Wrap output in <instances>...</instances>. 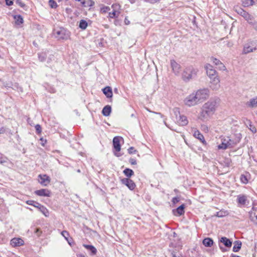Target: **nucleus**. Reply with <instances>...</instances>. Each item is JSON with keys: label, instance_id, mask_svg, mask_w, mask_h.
Returning <instances> with one entry per match:
<instances>
[{"label": "nucleus", "instance_id": "obj_1", "mask_svg": "<svg viewBox=\"0 0 257 257\" xmlns=\"http://www.w3.org/2000/svg\"><path fill=\"white\" fill-rule=\"evenodd\" d=\"M219 102L218 98H212L205 102L201 108L199 119L203 121L209 120L215 113Z\"/></svg>", "mask_w": 257, "mask_h": 257}, {"label": "nucleus", "instance_id": "obj_2", "mask_svg": "<svg viewBox=\"0 0 257 257\" xmlns=\"http://www.w3.org/2000/svg\"><path fill=\"white\" fill-rule=\"evenodd\" d=\"M241 135L236 134L234 137L230 138L228 136H221L220 137L221 143L218 145L217 148L219 150H226L234 148L241 140Z\"/></svg>", "mask_w": 257, "mask_h": 257}, {"label": "nucleus", "instance_id": "obj_3", "mask_svg": "<svg viewBox=\"0 0 257 257\" xmlns=\"http://www.w3.org/2000/svg\"><path fill=\"white\" fill-rule=\"evenodd\" d=\"M198 70L192 66L186 67L182 74L183 80L186 82L190 81L197 75Z\"/></svg>", "mask_w": 257, "mask_h": 257}, {"label": "nucleus", "instance_id": "obj_4", "mask_svg": "<svg viewBox=\"0 0 257 257\" xmlns=\"http://www.w3.org/2000/svg\"><path fill=\"white\" fill-rule=\"evenodd\" d=\"M199 103L208 99L209 97V90L207 88L200 89L194 92Z\"/></svg>", "mask_w": 257, "mask_h": 257}, {"label": "nucleus", "instance_id": "obj_5", "mask_svg": "<svg viewBox=\"0 0 257 257\" xmlns=\"http://www.w3.org/2000/svg\"><path fill=\"white\" fill-rule=\"evenodd\" d=\"M183 102L188 107L194 106L199 104L197 97H196L194 92L186 96L184 99Z\"/></svg>", "mask_w": 257, "mask_h": 257}, {"label": "nucleus", "instance_id": "obj_6", "mask_svg": "<svg viewBox=\"0 0 257 257\" xmlns=\"http://www.w3.org/2000/svg\"><path fill=\"white\" fill-rule=\"evenodd\" d=\"M210 87L212 90H218L220 87V79L218 76L210 78Z\"/></svg>", "mask_w": 257, "mask_h": 257}, {"label": "nucleus", "instance_id": "obj_7", "mask_svg": "<svg viewBox=\"0 0 257 257\" xmlns=\"http://www.w3.org/2000/svg\"><path fill=\"white\" fill-rule=\"evenodd\" d=\"M204 68L206 70V74L209 78L218 76L216 71L210 64H206Z\"/></svg>", "mask_w": 257, "mask_h": 257}, {"label": "nucleus", "instance_id": "obj_8", "mask_svg": "<svg viewBox=\"0 0 257 257\" xmlns=\"http://www.w3.org/2000/svg\"><path fill=\"white\" fill-rule=\"evenodd\" d=\"M38 181L43 186H47L50 183V178L46 174H40L38 176Z\"/></svg>", "mask_w": 257, "mask_h": 257}, {"label": "nucleus", "instance_id": "obj_9", "mask_svg": "<svg viewBox=\"0 0 257 257\" xmlns=\"http://www.w3.org/2000/svg\"><path fill=\"white\" fill-rule=\"evenodd\" d=\"M111 7L113 9V12L109 13V17L111 19L117 18L120 14L119 10L120 6L117 4H113Z\"/></svg>", "mask_w": 257, "mask_h": 257}, {"label": "nucleus", "instance_id": "obj_10", "mask_svg": "<svg viewBox=\"0 0 257 257\" xmlns=\"http://www.w3.org/2000/svg\"><path fill=\"white\" fill-rule=\"evenodd\" d=\"M122 184L126 186L131 190H133L136 187L134 182L129 178H123L121 180Z\"/></svg>", "mask_w": 257, "mask_h": 257}, {"label": "nucleus", "instance_id": "obj_11", "mask_svg": "<svg viewBox=\"0 0 257 257\" xmlns=\"http://www.w3.org/2000/svg\"><path fill=\"white\" fill-rule=\"evenodd\" d=\"M237 13L242 16L249 23H252V17L246 12L241 8L236 10Z\"/></svg>", "mask_w": 257, "mask_h": 257}, {"label": "nucleus", "instance_id": "obj_12", "mask_svg": "<svg viewBox=\"0 0 257 257\" xmlns=\"http://www.w3.org/2000/svg\"><path fill=\"white\" fill-rule=\"evenodd\" d=\"M171 68L174 73L178 75L179 74L181 70V66L179 64L177 63L175 60H171L170 61Z\"/></svg>", "mask_w": 257, "mask_h": 257}, {"label": "nucleus", "instance_id": "obj_13", "mask_svg": "<svg viewBox=\"0 0 257 257\" xmlns=\"http://www.w3.org/2000/svg\"><path fill=\"white\" fill-rule=\"evenodd\" d=\"M176 117L177 122L179 125L185 126L188 124V121L186 116L184 115H180L179 114V117L178 118L177 115H176Z\"/></svg>", "mask_w": 257, "mask_h": 257}, {"label": "nucleus", "instance_id": "obj_14", "mask_svg": "<svg viewBox=\"0 0 257 257\" xmlns=\"http://www.w3.org/2000/svg\"><path fill=\"white\" fill-rule=\"evenodd\" d=\"M10 244L13 247H15L24 245V241L20 238H14L11 240Z\"/></svg>", "mask_w": 257, "mask_h": 257}, {"label": "nucleus", "instance_id": "obj_15", "mask_svg": "<svg viewBox=\"0 0 257 257\" xmlns=\"http://www.w3.org/2000/svg\"><path fill=\"white\" fill-rule=\"evenodd\" d=\"M35 193L40 196L49 197L50 196V191L46 189H42L35 191Z\"/></svg>", "mask_w": 257, "mask_h": 257}, {"label": "nucleus", "instance_id": "obj_16", "mask_svg": "<svg viewBox=\"0 0 257 257\" xmlns=\"http://www.w3.org/2000/svg\"><path fill=\"white\" fill-rule=\"evenodd\" d=\"M121 138L115 137L113 139V148L116 152H119L120 150V139Z\"/></svg>", "mask_w": 257, "mask_h": 257}, {"label": "nucleus", "instance_id": "obj_17", "mask_svg": "<svg viewBox=\"0 0 257 257\" xmlns=\"http://www.w3.org/2000/svg\"><path fill=\"white\" fill-rule=\"evenodd\" d=\"M211 61L216 66H218V68L219 69L222 70H224L225 69V66L223 64V63L218 59L211 57Z\"/></svg>", "mask_w": 257, "mask_h": 257}, {"label": "nucleus", "instance_id": "obj_18", "mask_svg": "<svg viewBox=\"0 0 257 257\" xmlns=\"http://www.w3.org/2000/svg\"><path fill=\"white\" fill-rule=\"evenodd\" d=\"M193 136L200 140L203 144L206 143L203 135H202L198 130L195 129L193 131Z\"/></svg>", "mask_w": 257, "mask_h": 257}, {"label": "nucleus", "instance_id": "obj_19", "mask_svg": "<svg viewBox=\"0 0 257 257\" xmlns=\"http://www.w3.org/2000/svg\"><path fill=\"white\" fill-rule=\"evenodd\" d=\"M246 105L250 108L257 107V96L250 99L246 102Z\"/></svg>", "mask_w": 257, "mask_h": 257}, {"label": "nucleus", "instance_id": "obj_20", "mask_svg": "<svg viewBox=\"0 0 257 257\" xmlns=\"http://www.w3.org/2000/svg\"><path fill=\"white\" fill-rule=\"evenodd\" d=\"M55 35L59 39H64L65 38V30L64 29L55 30Z\"/></svg>", "mask_w": 257, "mask_h": 257}, {"label": "nucleus", "instance_id": "obj_21", "mask_svg": "<svg viewBox=\"0 0 257 257\" xmlns=\"http://www.w3.org/2000/svg\"><path fill=\"white\" fill-rule=\"evenodd\" d=\"M220 241L221 242L223 243L226 247H230L231 246L232 242L226 237H222Z\"/></svg>", "mask_w": 257, "mask_h": 257}, {"label": "nucleus", "instance_id": "obj_22", "mask_svg": "<svg viewBox=\"0 0 257 257\" xmlns=\"http://www.w3.org/2000/svg\"><path fill=\"white\" fill-rule=\"evenodd\" d=\"M103 92L108 98H111L112 96V92L111 88L109 86H106L103 89Z\"/></svg>", "mask_w": 257, "mask_h": 257}, {"label": "nucleus", "instance_id": "obj_23", "mask_svg": "<svg viewBox=\"0 0 257 257\" xmlns=\"http://www.w3.org/2000/svg\"><path fill=\"white\" fill-rule=\"evenodd\" d=\"M247 200V197L244 195L237 196V203L240 205H244Z\"/></svg>", "mask_w": 257, "mask_h": 257}, {"label": "nucleus", "instance_id": "obj_24", "mask_svg": "<svg viewBox=\"0 0 257 257\" xmlns=\"http://www.w3.org/2000/svg\"><path fill=\"white\" fill-rule=\"evenodd\" d=\"M111 111V106L109 105H106L104 106L102 110V113L104 116H107L110 115Z\"/></svg>", "mask_w": 257, "mask_h": 257}, {"label": "nucleus", "instance_id": "obj_25", "mask_svg": "<svg viewBox=\"0 0 257 257\" xmlns=\"http://www.w3.org/2000/svg\"><path fill=\"white\" fill-rule=\"evenodd\" d=\"M83 246L87 250L90 251L92 255H95L96 253L97 250L94 246L92 245H87L85 244H84Z\"/></svg>", "mask_w": 257, "mask_h": 257}, {"label": "nucleus", "instance_id": "obj_26", "mask_svg": "<svg viewBox=\"0 0 257 257\" xmlns=\"http://www.w3.org/2000/svg\"><path fill=\"white\" fill-rule=\"evenodd\" d=\"M203 244L206 247H211L213 244V241L210 238H205L203 240Z\"/></svg>", "mask_w": 257, "mask_h": 257}, {"label": "nucleus", "instance_id": "obj_27", "mask_svg": "<svg viewBox=\"0 0 257 257\" xmlns=\"http://www.w3.org/2000/svg\"><path fill=\"white\" fill-rule=\"evenodd\" d=\"M241 246V242L239 240H236L234 242V245L233 247V251L234 252H237L240 249Z\"/></svg>", "mask_w": 257, "mask_h": 257}, {"label": "nucleus", "instance_id": "obj_28", "mask_svg": "<svg viewBox=\"0 0 257 257\" xmlns=\"http://www.w3.org/2000/svg\"><path fill=\"white\" fill-rule=\"evenodd\" d=\"M256 49L255 47H251L247 45H245L243 48V52L245 54H247L250 52H253Z\"/></svg>", "mask_w": 257, "mask_h": 257}, {"label": "nucleus", "instance_id": "obj_29", "mask_svg": "<svg viewBox=\"0 0 257 257\" xmlns=\"http://www.w3.org/2000/svg\"><path fill=\"white\" fill-rule=\"evenodd\" d=\"M246 123H245V124L248 127V128L253 133H256V130L254 126H253L251 124V122L249 120H248L247 119H246Z\"/></svg>", "mask_w": 257, "mask_h": 257}, {"label": "nucleus", "instance_id": "obj_30", "mask_svg": "<svg viewBox=\"0 0 257 257\" xmlns=\"http://www.w3.org/2000/svg\"><path fill=\"white\" fill-rule=\"evenodd\" d=\"M88 26L87 22L84 20H81L79 22V27L82 30H85Z\"/></svg>", "mask_w": 257, "mask_h": 257}, {"label": "nucleus", "instance_id": "obj_31", "mask_svg": "<svg viewBox=\"0 0 257 257\" xmlns=\"http://www.w3.org/2000/svg\"><path fill=\"white\" fill-rule=\"evenodd\" d=\"M123 173L127 177H131L134 174V171L132 169L128 168L124 169Z\"/></svg>", "mask_w": 257, "mask_h": 257}, {"label": "nucleus", "instance_id": "obj_32", "mask_svg": "<svg viewBox=\"0 0 257 257\" xmlns=\"http://www.w3.org/2000/svg\"><path fill=\"white\" fill-rule=\"evenodd\" d=\"M14 18L15 20L16 23L17 25H20L23 23V19L21 15H15L14 17Z\"/></svg>", "mask_w": 257, "mask_h": 257}, {"label": "nucleus", "instance_id": "obj_33", "mask_svg": "<svg viewBox=\"0 0 257 257\" xmlns=\"http://www.w3.org/2000/svg\"><path fill=\"white\" fill-rule=\"evenodd\" d=\"M185 205L184 204L181 205L178 207L176 209V212L178 215H181L184 213Z\"/></svg>", "mask_w": 257, "mask_h": 257}, {"label": "nucleus", "instance_id": "obj_34", "mask_svg": "<svg viewBox=\"0 0 257 257\" xmlns=\"http://www.w3.org/2000/svg\"><path fill=\"white\" fill-rule=\"evenodd\" d=\"M40 211L45 216H48L49 215V211L48 209L44 207L43 205L41 206L40 209H39Z\"/></svg>", "mask_w": 257, "mask_h": 257}, {"label": "nucleus", "instance_id": "obj_35", "mask_svg": "<svg viewBox=\"0 0 257 257\" xmlns=\"http://www.w3.org/2000/svg\"><path fill=\"white\" fill-rule=\"evenodd\" d=\"M250 218L252 221L257 225V214L251 213L250 214Z\"/></svg>", "mask_w": 257, "mask_h": 257}, {"label": "nucleus", "instance_id": "obj_36", "mask_svg": "<svg viewBox=\"0 0 257 257\" xmlns=\"http://www.w3.org/2000/svg\"><path fill=\"white\" fill-rule=\"evenodd\" d=\"M39 59L41 62H43L46 60L47 54L45 52H42L39 54Z\"/></svg>", "mask_w": 257, "mask_h": 257}, {"label": "nucleus", "instance_id": "obj_37", "mask_svg": "<svg viewBox=\"0 0 257 257\" xmlns=\"http://www.w3.org/2000/svg\"><path fill=\"white\" fill-rule=\"evenodd\" d=\"M227 214H228V213L227 211L221 210L216 213V216L217 217H222L225 216Z\"/></svg>", "mask_w": 257, "mask_h": 257}, {"label": "nucleus", "instance_id": "obj_38", "mask_svg": "<svg viewBox=\"0 0 257 257\" xmlns=\"http://www.w3.org/2000/svg\"><path fill=\"white\" fill-rule=\"evenodd\" d=\"M110 10V8L108 6H103L100 8V12L101 13H106Z\"/></svg>", "mask_w": 257, "mask_h": 257}, {"label": "nucleus", "instance_id": "obj_39", "mask_svg": "<svg viewBox=\"0 0 257 257\" xmlns=\"http://www.w3.org/2000/svg\"><path fill=\"white\" fill-rule=\"evenodd\" d=\"M49 4L52 8H56L57 7V4L54 0H49Z\"/></svg>", "mask_w": 257, "mask_h": 257}, {"label": "nucleus", "instance_id": "obj_40", "mask_svg": "<svg viewBox=\"0 0 257 257\" xmlns=\"http://www.w3.org/2000/svg\"><path fill=\"white\" fill-rule=\"evenodd\" d=\"M61 235L65 238V239L68 241V236L69 234L68 231L66 230H63L61 232Z\"/></svg>", "mask_w": 257, "mask_h": 257}, {"label": "nucleus", "instance_id": "obj_41", "mask_svg": "<svg viewBox=\"0 0 257 257\" xmlns=\"http://www.w3.org/2000/svg\"><path fill=\"white\" fill-rule=\"evenodd\" d=\"M240 179L241 182L242 183L245 184L247 183L248 180L247 179V177L245 175H241Z\"/></svg>", "mask_w": 257, "mask_h": 257}, {"label": "nucleus", "instance_id": "obj_42", "mask_svg": "<svg viewBox=\"0 0 257 257\" xmlns=\"http://www.w3.org/2000/svg\"><path fill=\"white\" fill-rule=\"evenodd\" d=\"M35 129L38 134H41L42 132L41 126L39 124H36L35 125Z\"/></svg>", "mask_w": 257, "mask_h": 257}, {"label": "nucleus", "instance_id": "obj_43", "mask_svg": "<svg viewBox=\"0 0 257 257\" xmlns=\"http://www.w3.org/2000/svg\"><path fill=\"white\" fill-rule=\"evenodd\" d=\"M16 3L21 8H24L25 6V4L21 0H16Z\"/></svg>", "mask_w": 257, "mask_h": 257}, {"label": "nucleus", "instance_id": "obj_44", "mask_svg": "<svg viewBox=\"0 0 257 257\" xmlns=\"http://www.w3.org/2000/svg\"><path fill=\"white\" fill-rule=\"evenodd\" d=\"M137 152V151L135 149V148L133 147H130L128 149V153L130 154H134V153H135L136 152Z\"/></svg>", "mask_w": 257, "mask_h": 257}, {"label": "nucleus", "instance_id": "obj_45", "mask_svg": "<svg viewBox=\"0 0 257 257\" xmlns=\"http://www.w3.org/2000/svg\"><path fill=\"white\" fill-rule=\"evenodd\" d=\"M160 0H144L145 2L149 3L150 4H155L159 2H160Z\"/></svg>", "mask_w": 257, "mask_h": 257}, {"label": "nucleus", "instance_id": "obj_46", "mask_svg": "<svg viewBox=\"0 0 257 257\" xmlns=\"http://www.w3.org/2000/svg\"><path fill=\"white\" fill-rule=\"evenodd\" d=\"M250 24H251V25L253 26V28H254L256 31H257V22H256L254 21L252 19V23H250Z\"/></svg>", "mask_w": 257, "mask_h": 257}, {"label": "nucleus", "instance_id": "obj_47", "mask_svg": "<svg viewBox=\"0 0 257 257\" xmlns=\"http://www.w3.org/2000/svg\"><path fill=\"white\" fill-rule=\"evenodd\" d=\"M42 206V205H41L40 203H39L37 202H36V201L34 203V205H33V206H34L36 208H39V209H40V208Z\"/></svg>", "mask_w": 257, "mask_h": 257}, {"label": "nucleus", "instance_id": "obj_48", "mask_svg": "<svg viewBox=\"0 0 257 257\" xmlns=\"http://www.w3.org/2000/svg\"><path fill=\"white\" fill-rule=\"evenodd\" d=\"M242 4L244 7H248L251 6V5L249 4V2H248V0H245L244 1Z\"/></svg>", "mask_w": 257, "mask_h": 257}, {"label": "nucleus", "instance_id": "obj_49", "mask_svg": "<svg viewBox=\"0 0 257 257\" xmlns=\"http://www.w3.org/2000/svg\"><path fill=\"white\" fill-rule=\"evenodd\" d=\"M35 202V201L34 200H28L26 201V203L27 204L32 205V206H33L34 205Z\"/></svg>", "mask_w": 257, "mask_h": 257}, {"label": "nucleus", "instance_id": "obj_50", "mask_svg": "<svg viewBox=\"0 0 257 257\" xmlns=\"http://www.w3.org/2000/svg\"><path fill=\"white\" fill-rule=\"evenodd\" d=\"M7 5L12 6L13 4V2L12 0H5Z\"/></svg>", "mask_w": 257, "mask_h": 257}, {"label": "nucleus", "instance_id": "obj_51", "mask_svg": "<svg viewBox=\"0 0 257 257\" xmlns=\"http://www.w3.org/2000/svg\"><path fill=\"white\" fill-rule=\"evenodd\" d=\"M130 163L132 165H136L137 164L136 160L134 159H130Z\"/></svg>", "mask_w": 257, "mask_h": 257}, {"label": "nucleus", "instance_id": "obj_52", "mask_svg": "<svg viewBox=\"0 0 257 257\" xmlns=\"http://www.w3.org/2000/svg\"><path fill=\"white\" fill-rule=\"evenodd\" d=\"M179 201V198L177 197H174L172 199V202L173 203L175 204L177 202Z\"/></svg>", "mask_w": 257, "mask_h": 257}, {"label": "nucleus", "instance_id": "obj_53", "mask_svg": "<svg viewBox=\"0 0 257 257\" xmlns=\"http://www.w3.org/2000/svg\"><path fill=\"white\" fill-rule=\"evenodd\" d=\"M202 128L204 131L207 132L208 131V127L206 125H202Z\"/></svg>", "mask_w": 257, "mask_h": 257}, {"label": "nucleus", "instance_id": "obj_54", "mask_svg": "<svg viewBox=\"0 0 257 257\" xmlns=\"http://www.w3.org/2000/svg\"><path fill=\"white\" fill-rule=\"evenodd\" d=\"M124 23L125 25H128L130 24V21L127 19V18H125L124 19Z\"/></svg>", "mask_w": 257, "mask_h": 257}, {"label": "nucleus", "instance_id": "obj_55", "mask_svg": "<svg viewBox=\"0 0 257 257\" xmlns=\"http://www.w3.org/2000/svg\"><path fill=\"white\" fill-rule=\"evenodd\" d=\"M248 1L249 2V4L251 5V6L254 5L255 3L254 0H248Z\"/></svg>", "mask_w": 257, "mask_h": 257}, {"label": "nucleus", "instance_id": "obj_56", "mask_svg": "<svg viewBox=\"0 0 257 257\" xmlns=\"http://www.w3.org/2000/svg\"><path fill=\"white\" fill-rule=\"evenodd\" d=\"M164 123L166 125V126H167L168 128H170L171 130H174V131H175V130H174L173 128H172L171 127H170L168 124H167V123H166V122L164 120Z\"/></svg>", "mask_w": 257, "mask_h": 257}, {"label": "nucleus", "instance_id": "obj_57", "mask_svg": "<svg viewBox=\"0 0 257 257\" xmlns=\"http://www.w3.org/2000/svg\"><path fill=\"white\" fill-rule=\"evenodd\" d=\"M5 161L3 160V158L0 156V163L1 164L4 163Z\"/></svg>", "mask_w": 257, "mask_h": 257}, {"label": "nucleus", "instance_id": "obj_58", "mask_svg": "<svg viewBox=\"0 0 257 257\" xmlns=\"http://www.w3.org/2000/svg\"><path fill=\"white\" fill-rule=\"evenodd\" d=\"M77 257H85L83 254H79L77 255Z\"/></svg>", "mask_w": 257, "mask_h": 257}, {"label": "nucleus", "instance_id": "obj_59", "mask_svg": "<svg viewBox=\"0 0 257 257\" xmlns=\"http://www.w3.org/2000/svg\"><path fill=\"white\" fill-rule=\"evenodd\" d=\"M4 133V130L3 128H0V134H3Z\"/></svg>", "mask_w": 257, "mask_h": 257}, {"label": "nucleus", "instance_id": "obj_60", "mask_svg": "<svg viewBox=\"0 0 257 257\" xmlns=\"http://www.w3.org/2000/svg\"><path fill=\"white\" fill-rule=\"evenodd\" d=\"M129 1L131 4H134L135 3L134 0H129Z\"/></svg>", "mask_w": 257, "mask_h": 257}, {"label": "nucleus", "instance_id": "obj_61", "mask_svg": "<svg viewBox=\"0 0 257 257\" xmlns=\"http://www.w3.org/2000/svg\"><path fill=\"white\" fill-rule=\"evenodd\" d=\"M131 116L133 117V116H134V114H132L131 115Z\"/></svg>", "mask_w": 257, "mask_h": 257}, {"label": "nucleus", "instance_id": "obj_62", "mask_svg": "<svg viewBox=\"0 0 257 257\" xmlns=\"http://www.w3.org/2000/svg\"><path fill=\"white\" fill-rule=\"evenodd\" d=\"M173 257H176L175 255H174Z\"/></svg>", "mask_w": 257, "mask_h": 257}]
</instances>
